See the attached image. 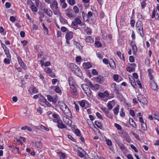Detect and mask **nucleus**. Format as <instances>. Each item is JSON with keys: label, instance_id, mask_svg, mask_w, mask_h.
<instances>
[{"label": "nucleus", "instance_id": "1", "mask_svg": "<svg viewBox=\"0 0 159 159\" xmlns=\"http://www.w3.org/2000/svg\"><path fill=\"white\" fill-rule=\"evenodd\" d=\"M81 87L85 93L88 96H90L91 93V91L89 87L86 84H82Z\"/></svg>", "mask_w": 159, "mask_h": 159}, {"label": "nucleus", "instance_id": "2", "mask_svg": "<svg viewBox=\"0 0 159 159\" xmlns=\"http://www.w3.org/2000/svg\"><path fill=\"white\" fill-rule=\"evenodd\" d=\"M138 101L143 104V105H146L147 103L146 99L142 95L139 94L138 95Z\"/></svg>", "mask_w": 159, "mask_h": 159}, {"label": "nucleus", "instance_id": "3", "mask_svg": "<svg viewBox=\"0 0 159 159\" xmlns=\"http://www.w3.org/2000/svg\"><path fill=\"white\" fill-rule=\"evenodd\" d=\"M72 25L74 26H76L77 25H80L81 26H84L85 27V24L84 23H82L81 21L79 18H75L74 20L72 22Z\"/></svg>", "mask_w": 159, "mask_h": 159}, {"label": "nucleus", "instance_id": "4", "mask_svg": "<svg viewBox=\"0 0 159 159\" xmlns=\"http://www.w3.org/2000/svg\"><path fill=\"white\" fill-rule=\"evenodd\" d=\"M48 100L50 102H53V103H55L57 101L58 98L56 96L52 97L50 95H47Z\"/></svg>", "mask_w": 159, "mask_h": 159}, {"label": "nucleus", "instance_id": "5", "mask_svg": "<svg viewBox=\"0 0 159 159\" xmlns=\"http://www.w3.org/2000/svg\"><path fill=\"white\" fill-rule=\"evenodd\" d=\"M69 67L73 72L77 70L78 71H80V70L78 67L76 65L73 63L70 64Z\"/></svg>", "mask_w": 159, "mask_h": 159}, {"label": "nucleus", "instance_id": "6", "mask_svg": "<svg viewBox=\"0 0 159 159\" xmlns=\"http://www.w3.org/2000/svg\"><path fill=\"white\" fill-rule=\"evenodd\" d=\"M150 82V86L151 89L153 90H157L158 88L156 83L153 80L151 81Z\"/></svg>", "mask_w": 159, "mask_h": 159}, {"label": "nucleus", "instance_id": "7", "mask_svg": "<svg viewBox=\"0 0 159 159\" xmlns=\"http://www.w3.org/2000/svg\"><path fill=\"white\" fill-rule=\"evenodd\" d=\"M71 10V9L70 8H68L65 10L66 15L70 18L74 17V15Z\"/></svg>", "mask_w": 159, "mask_h": 159}, {"label": "nucleus", "instance_id": "8", "mask_svg": "<svg viewBox=\"0 0 159 159\" xmlns=\"http://www.w3.org/2000/svg\"><path fill=\"white\" fill-rule=\"evenodd\" d=\"M58 104L60 107V108L63 111H65L66 108L67 107V105H66L63 102H59Z\"/></svg>", "mask_w": 159, "mask_h": 159}, {"label": "nucleus", "instance_id": "9", "mask_svg": "<svg viewBox=\"0 0 159 159\" xmlns=\"http://www.w3.org/2000/svg\"><path fill=\"white\" fill-rule=\"evenodd\" d=\"M57 123L58 124L57 127L60 129L65 128H66L67 126L63 124L61 120L57 121Z\"/></svg>", "mask_w": 159, "mask_h": 159}, {"label": "nucleus", "instance_id": "10", "mask_svg": "<svg viewBox=\"0 0 159 159\" xmlns=\"http://www.w3.org/2000/svg\"><path fill=\"white\" fill-rule=\"evenodd\" d=\"M65 37L66 40H70L73 37V33L71 31L69 32L66 34Z\"/></svg>", "mask_w": 159, "mask_h": 159}, {"label": "nucleus", "instance_id": "11", "mask_svg": "<svg viewBox=\"0 0 159 159\" xmlns=\"http://www.w3.org/2000/svg\"><path fill=\"white\" fill-rule=\"evenodd\" d=\"M64 122L65 124H67L70 127H71L72 126V121L70 120L69 119L67 118H65L63 119Z\"/></svg>", "mask_w": 159, "mask_h": 159}, {"label": "nucleus", "instance_id": "12", "mask_svg": "<svg viewBox=\"0 0 159 159\" xmlns=\"http://www.w3.org/2000/svg\"><path fill=\"white\" fill-rule=\"evenodd\" d=\"M44 13L50 17L52 16V12L49 8L44 9Z\"/></svg>", "mask_w": 159, "mask_h": 159}, {"label": "nucleus", "instance_id": "13", "mask_svg": "<svg viewBox=\"0 0 159 159\" xmlns=\"http://www.w3.org/2000/svg\"><path fill=\"white\" fill-rule=\"evenodd\" d=\"M50 7L53 10L54 9H57L58 8V4L57 2L54 1L52 2L50 5Z\"/></svg>", "mask_w": 159, "mask_h": 159}, {"label": "nucleus", "instance_id": "14", "mask_svg": "<svg viewBox=\"0 0 159 159\" xmlns=\"http://www.w3.org/2000/svg\"><path fill=\"white\" fill-rule=\"evenodd\" d=\"M69 84L71 86H73L74 85L75 82L74 80L72 77H70L68 79Z\"/></svg>", "mask_w": 159, "mask_h": 159}, {"label": "nucleus", "instance_id": "15", "mask_svg": "<svg viewBox=\"0 0 159 159\" xmlns=\"http://www.w3.org/2000/svg\"><path fill=\"white\" fill-rule=\"evenodd\" d=\"M129 79L130 82L131 83V84L134 88V86L136 85V84L135 80L133 77H129Z\"/></svg>", "mask_w": 159, "mask_h": 159}, {"label": "nucleus", "instance_id": "16", "mask_svg": "<svg viewBox=\"0 0 159 159\" xmlns=\"http://www.w3.org/2000/svg\"><path fill=\"white\" fill-rule=\"evenodd\" d=\"M60 22L62 24H66L68 23L67 21L62 16H60Z\"/></svg>", "mask_w": 159, "mask_h": 159}, {"label": "nucleus", "instance_id": "17", "mask_svg": "<svg viewBox=\"0 0 159 159\" xmlns=\"http://www.w3.org/2000/svg\"><path fill=\"white\" fill-rule=\"evenodd\" d=\"M97 81L99 83H102L103 82V76H99L97 78Z\"/></svg>", "mask_w": 159, "mask_h": 159}, {"label": "nucleus", "instance_id": "18", "mask_svg": "<svg viewBox=\"0 0 159 159\" xmlns=\"http://www.w3.org/2000/svg\"><path fill=\"white\" fill-rule=\"evenodd\" d=\"M129 123L132 125V127L134 128H135L137 127V125L134 122L132 119L130 118L129 120Z\"/></svg>", "mask_w": 159, "mask_h": 159}, {"label": "nucleus", "instance_id": "19", "mask_svg": "<svg viewBox=\"0 0 159 159\" xmlns=\"http://www.w3.org/2000/svg\"><path fill=\"white\" fill-rule=\"evenodd\" d=\"M56 10H53L54 14L55 15H58L61 16V13L60 11V10L58 9H55Z\"/></svg>", "mask_w": 159, "mask_h": 159}, {"label": "nucleus", "instance_id": "20", "mask_svg": "<svg viewBox=\"0 0 159 159\" xmlns=\"http://www.w3.org/2000/svg\"><path fill=\"white\" fill-rule=\"evenodd\" d=\"M119 106L118 105L116 106V107H114V108L113 109V112H114V114L115 115H117L119 110Z\"/></svg>", "mask_w": 159, "mask_h": 159}, {"label": "nucleus", "instance_id": "21", "mask_svg": "<svg viewBox=\"0 0 159 159\" xmlns=\"http://www.w3.org/2000/svg\"><path fill=\"white\" fill-rule=\"evenodd\" d=\"M136 28L140 27L141 29L142 26H143L142 23L140 21H137L136 24Z\"/></svg>", "mask_w": 159, "mask_h": 159}, {"label": "nucleus", "instance_id": "22", "mask_svg": "<svg viewBox=\"0 0 159 159\" xmlns=\"http://www.w3.org/2000/svg\"><path fill=\"white\" fill-rule=\"evenodd\" d=\"M83 66H85V68L86 69H89L90 68L91 66L90 62H88L86 63H84L83 64Z\"/></svg>", "mask_w": 159, "mask_h": 159}, {"label": "nucleus", "instance_id": "23", "mask_svg": "<svg viewBox=\"0 0 159 159\" xmlns=\"http://www.w3.org/2000/svg\"><path fill=\"white\" fill-rule=\"evenodd\" d=\"M94 124L99 128L101 129L102 128V126L101 122L95 121L94 122Z\"/></svg>", "mask_w": 159, "mask_h": 159}, {"label": "nucleus", "instance_id": "24", "mask_svg": "<svg viewBox=\"0 0 159 159\" xmlns=\"http://www.w3.org/2000/svg\"><path fill=\"white\" fill-rule=\"evenodd\" d=\"M65 115H70L71 114V112L69 109V108L67 107L65 110V111H63Z\"/></svg>", "mask_w": 159, "mask_h": 159}, {"label": "nucleus", "instance_id": "25", "mask_svg": "<svg viewBox=\"0 0 159 159\" xmlns=\"http://www.w3.org/2000/svg\"><path fill=\"white\" fill-rule=\"evenodd\" d=\"M85 32L87 33L88 35H90L92 33L91 29L88 27H87L85 30Z\"/></svg>", "mask_w": 159, "mask_h": 159}, {"label": "nucleus", "instance_id": "26", "mask_svg": "<svg viewBox=\"0 0 159 159\" xmlns=\"http://www.w3.org/2000/svg\"><path fill=\"white\" fill-rule=\"evenodd\" d=\"M73 10L75 14L78 13L79 12V9L76 6H75L73 7Z\"/></svg>", "mask_w": 159, "mask_h": 159}, {"label": "nucleus", "instance_id": "27", "mask_svg": "<svg viewBox=\"0 0 159 159\" xmlns=\"http://www.w3.org/2000/svg\"><path fill=\"white\" fill-rule=\"evenodd\" d=\"M44 70L45 72L48 74H50L52 72V71L51 69L49 68L46 67L44 69Z\"/></svg>", "mask_w": 159, "mask_h": 159}, {"label": "nucleus", "instance_id": "28", "mask_svg": "<svg viewBox=\"0 0 159 159\" xmlns=\"http://www.w3.org/2000/svg\"><path fill=\"white\" fill-rule=\"evenodd\" d=\"M69 4L71 6H73L75 3V0H67Z\"/></svg>", "mask_w": 159, "mask_h": 159}, {"label": "nucleus", "instance_id": "29", "mask_svg": "<svg viewBox=\"0 0 159 159\" xmlns=\"http://www.w3.org/2000/svg\"><path fill=\"white\" fill-rule=\"evenodd\" d=\"M137 30H138V33H139L140 35L142 36V35L143 34V26H142V28L141 29V28H136Z\"/></svg>", "mask_w": 159, "mask_h": 159}, {"label": "nucleus", "instance_id": "30", "mask_svg": "<svg viewBox=\"0 0 159 159\" xmlns=\"http://www.w3.org/2000/svg\"><path fill=\"white\" fill-rule=\"evenodd\" d=\"M117 144L122 150H125V147L123 144L121 143L120 142H119V143H117Z\"/></svg>", "mask_w": 159, "mask_h": 159}, {"label": "nucleus", "instance_id": "31", "mask_svg": "<svg viewBox=\"0 0 159 159\" xmlns=\"http://www.w3.org/2000/svg\"><path fill=\"white\" fill-rule=\"evenodd\" d=\"M30 8L33 11L37 12V8L34 5H31Z\"/></svg>", "mask_w": 159, "mask_h": 159}, {"label": "nucleus", "instance_id": "32", "mask_svg": "<svg viewBox=\"0 0 159 159\" xmlns=\"http://www.w3.org/2000/svg\"><path fill=\"white\" fill-rule=\"evenodd\" d=\"M146 0H144L141 3V6L142 7V8L143 9L146 6Z\"/></svg>", "mask_w": 159, "mask_h": 159}, {"label": "nucleus", "instance_id": "33", "mask_svg": "<svg viewBox=\"0 0 159 159\" xmlns=\"http://www.w3.org/2000/svg\"><path fill=\"white\" fill-rule=\"evenodd\" d=\"M87 15V20H88L89 19V18L91 17L93 15V13L91 11H89Z\"/></svg>", "mask_w": 159, "mask_h": 159}, {"label": "nucleus", "instance_id": "34", "mask_svg": "<svg viewBox=\"0 0 159 159\" xmlns=\"http://www.w3.org/2000/svg\"><path fill=\"white\" fill-rule=\"evenodd\" d=\"M95 46L98 47H101L102 46L101 43L98 41H95Z\"/></svg>", "mask_w": 159, "mask_h": 159}, {"label": "nucleus", "instance_id": "35", "mask_svg": "<svg viewBox=\"0 0 159 159\" xmlns=\"http://www.w3.org/2000/svg\"><path fill=\"white\" fill-rule=\"evenodd\" d=\"M141 128L143 130H146L147 128L146 123H144L143 124H141Z\"/></svg>", "mask_w": 159, "mask_h": 159}, {"label": "nucleus", "instance_id": "36", "mask_svg": "<svg viewBox=\"0 0 159 159\" xmlns=\"http://www.w3.org/2000/svg\"><path fill=\"white\" fill-rule=\"evenodd\" d=\"M70 88L72 89L73 92L75 94V95H76L77 91L76 88L75 87V85L71 86Z\"/></svg>", "mask_w": 159, "mask_h": 159}, {"label": "nucleus", "instance_id": "37", "mask_svg": "<svg viewBox=\"0 0 159 159\" xmlns=\"http://www.w3.org/2000/svg\"><path fill=\"white\" fill-rule=\"evenodd\" d=\"M5 54L6 55H7V57L8 58H9L10 59L11 58V55L10 54V53L9 52V50H5Z\"/></svg>", "mask_w": 159, "mask_h": 159}, {"label": "nucleus", "instance_id": "38", "mask_svg": "<svg viewBox=\"0 0 159 159\" xmlns=\"http://www.w3.org/2000/svg\"><path fill=\"white\" fill-rule=\"evenodd\" d=\"M111 102H109L107 103V107H108V109L109 110H111L113 108V107L111 103Z\"/></svg>", "mask_w": 159, "mask_h": 159}, {"label": "nucleus", "instance_id": "39", "mask_svg": "<svg viewBox=\"0 0 159 159\" xmlns=\"http://www.w3.org/2000/svg\"><path fill=\"white\" fill-rule=\"evenodd\" d=\"M43 102L46 104L48 107H50L51 106L50 103L48 102L46 99H43Z\"/></svg>", "mask_w": 159, "mask_h": 159}, {"label": "nucleus", "instance_id": "40", "mask_svg": "<svg viewBox=\"0 0 159 159\" xmlns=\"http://www.w3.org/2000/svg\"><path fill=\"white\" fill-rule=\"evenodd\" d=\"M123 110H124V109L123 108H122L121 109V111H120V116H121L122 117H123L125 116V113L123 112Z\"/></svg>", "mask_w": 159, "mask_h": 159}, {"label": "nucleus", "instance_id": "41", "mask_svg": "<svg viewBox=\"0 0 159 159\" xmlns=\"http://www.w3.org/2000/svg\"><path fill=\"white\" fill-rule=\"evenodd\" d=\"M114 139L115 140L116 143L117 144L120 142V140L117 136H115L114 137Z\"/></svg>", "mask_w": 159, "mask_h": 159}, {"label": "nucleus", "instance_id": "42", "mask_svg": "<svg viewBox=\"0 0 159 159\" xmlns=\"http://www.w3.org/2000/svg\"><path fill=\"white\" fill-rule=\"evenodd\" d=\"M132 50L133 51V53L135 54V52L137 51V49L136 46V45H135V46L132 47Z\"/></svg>", "mask_w": 159, "mask_h": 159}, {"label": "nucleus", "instance_id": "43", "mask_svg": "<svg viewBox=\"0 0 159 159\" xmlns=\"http://www.w3.org/2000/svg\"><path fill=\"white\" fill-rule=\"evenodd\" d=\"M110 66L113 69H114L116 68V65L114 61H113L112 63L111 64L109 63Z\"/></svg>", "mask_w": 159, "mask_h": 159}, {"label": "nucleus", "instance_id": "44", "mask_svg": "<svg viewBox=\"0 0 159 159\" xmlns=\"http://www.w3.org/2000/svg\"><path fill=\"white\" fill-rule=\"evenodd\" d=\"M107 144L108 146L112 145V143L111 141L109 139H107L106 140Z\"/></svg>", "mask_w": 159, "mask_h": 159}, {"label": "nucleus", "instance_id": "45", "mask_svg": "<svg viewBox=\"0 0 159 159\" xmlns=\"http://www.w3.org/2000/svg\"><path fill=\"white\" fill-rule=\"evenodd\" d=\"M42 27L43 28L44 30L47 33H48V29L45 26L44 24L43 23H42Z\"/></svg>", "mask_w": 159, "mask_h": 159}, {"label": "nucleus", "instance_id": "46", "mask_svg": "<svg viewBox=\"0 0 159 159\" xmlns=\"http://www.w3.org/2000/svg\"><path fill=\"white\" fill-rule=\"evenodd\" d=\"M105 114L106 116L108 117L111 119H112V116L110 114H109V112L108 111L106 112V113H105Z\"/></svg>", "mask_w": 159, "mask_h": 159}, {"label": "nucleus", "instance_id": "47", "mask_svg": "<svg viewBox=\"0 0 159 159\" xmlns=\"http://www.w3.org/2000/svg\"><path fill=\"white\" fill-rule=\"evenodd\" d=\"M75 133L76 135L78 136L80 135V131L78 129H76L75 130Z\"/></svg>", "mask_w": 159, "mask_h": 159}, {"label": "nucleus", "instance_id": "48", "mask_svg": "<svg viewBox=\"0 0 159 159\" xmlns=\"http://www.w3.org/2000/svg\"><path fill=\"white\" fill-rule=\"evenodd\" d=\"M84 101V100H82L80 102V105L82 107H84L85 105V103Z\"/></svg>", "mask_w": 159, "mask_h": 159}, {"label": "nucleus", "instance_id": "49", "mask_svg": "<svg viewBox=\"0 0 159 159\" xmlns=\"http://www.w3.org/2000/svg\"><path fill=\"white\" fill-rule=\"evenodd\" d=\"M130 147L132 148L134 150V151L136 152H138V151L137 150V149H136V147L133 144H131L130 145Z\"/></svg>", "mask_w": 159, "mask_h": 159}, {"label": "nucleus", "instance_id": "50", "mask_svg": "<svg viewBox=\"0 0 159 159\" xmlns=\"http://www.w3.org/2000/svg\"><path fill=\"white\" fill-rule=\"evenodd\" d=\"M99 87V85L97 84H96L94 85L93 88H94V90H95V91H96L98 90Z\"/></svg>", "mask_w": 159, "mask_h": 159}, {"label": "nucleus", "instance_id": "51", "mask_svg": "<svg viewBox=\"0 0 159 159\" xmlns=\"http://www.w3.org/2000/svg\"><path fill=\"white\" fill-rule=\"evenodd\" d=\"M115 126L118 130H120L122 128L121 127L120 125L116 123L115 124Z\"/></svg>", "mask_w": 159, "mask_h": 159}, {"label": "nucleus", "instance_id": "52", "mask_svg": "<svg viewBox=\"0 0 159 159\" xmlns=\"http://www.w3.org/2000/svg\"><path fill=\"white\" fill-rule=\"evenodd\" d=\"M145 63L148 66H149L150 63V60L149 59H146L145 60Z\"/></svg>", "mask_w": 159, "mask_h": 159}, {"label": "nucleus", "instance_id": "53", "mask_svg": "<svg viewBox=\"0 0 159 159\" xmlns=\"http://www.w3.org/2000/svg\"><path fill=\"white\" fill-rule=\"evenodd\" d=\"M129 60L130 62H132L134 61V59L133 56H130L129 57Z\"/></svg>", "mask_w": 159, "mask_h": 159}, {"label": "nucleus", "instance_id": "54", "mask_svg": "<svg viewBox=\"0 0 159 159\" xmlns=\"http://www.w3.org/2000/svg\"><path fill=\"white\" fill-rule=\"evenodd\" d=\"M9 58H8V59L7 58H5L4 60V62L6 63V64H9L10 63V61L9 60Z\"/></svg>", "mask_w": 159, "mask_h": 159}, {"label": "nucleus", "instance_id": "55", "mask_svg": "<svg viewBox=\"0 0 159 159\" xmlns=\"http://www.w3.org/2000/svg\"><path fill=\"white\" fill-rule=\"evenodd\" d=\"M96 115L98 118L103 120L101 115L99 113L97 112L96 113Z\"/></svg>", "mask_w": 159, "mask_h": 159}, {"label": "nucleus", "instance_id": "56", "mask_svg": "<svg viewBox=\"0 0 159 159\" xmlns=\"http://www.w3.org/2000/svg\"><path fill=\"white\" fill-rule=\"evenodd\" d=\"M32 92L34 93H36L38 92V90L36 88L34 87L32 89Z\"/></svg>", "mask_w": 159, "mask_h": 159}, {"label": "nucleus", "instance_id": "57", "mask_svg": "<svg viewBox=\"0 0 159 159\" xmlns=\"http://www.w3.org/2000/svg\"><path fill=\"white\" fill-rule=\"evenodd\" d=\"M10 20L11 22H14L15 21L16 19L14 16H12L10 17Z\"/></svg>", "mask_w": 159, "mask_h": 159}, {"label": "nucleus", "instance_id": "58", "mask_svg": "<svg viewBox=\"0 0 159 159\" xmlns=\"http://www.w3.org/2000/svg\"><path fill=\"white\" fill-rule=\"evenodd\" d=\"M37 111L38 113H39L40 114H41L43 112V111L41 108L40 107H39L37 109Z\"/></svg>", "mask_w": 159, "mask_h": 159}, {"label": "nucleus", "instance_id": "59", "mask_svg": "<svg viewBox=\"0 0 159 159\" xmlns=\"http://www.w3.org/2000/svg\"><path fill=\"white\" fill-rule=\"evenodd\" d=\"M66 156L64 153H62L60 156V158L64 159L65 158Z\"/></svg>", "mask_w": 159, "mask_h": 159}, {"label": "nucleus", "instance_id": "60", "mask_svg": "<svg viewBox=\"0 0 159 159\" xmlns=\"http://www.w3.org/2000/svg\"><path fill=\"white\" fill-rule=\"evenodd\" d=\"M55 91L56 93H59L61 92V90L60 89V88L58 87H57L55 89Z\"/></svg>", "mask_w": 159, "mask_h": 159}, {"label": "nucleus", "instance_id": "61", "mask_svg": "<svg viewBox=\"0 0 159 159\" xmlns=\"http://www.w3.org/2000/svg\"><path fill=\"white\" fill-rule=\"evenodd\" d=\"M17 59H18V62L19 64H22V62H23L22 61L20 57H17Z\"/></svg>", "mask_w": 159, "mask_h": 159}, {"label": "nucleus", "instance_id": "62", "mask_svg": "<svg viewBox=\"0 0 159 159\" xmlns=\"http://www.w3.org/2000/svg\"><path fill=\"white\" fill-rule=\"evenodd\" d=\"M68 137L69 139H70L71 140H72L73 141H75V139H74L72 137V136L70 135H68Z\"/></svg>", "mask_w": 159, "mask_h": 159}, {"label": "nucleus", "instance_id": "63", "mask_svg": "<svg viewBox=\"0 0 159 159\" xmlns=\"http://www.w3.org/2000/svg\"><path fill=\"white\" fill-rule=\"evenodd\" d=\"M102 61L103 62L106 64H107L108 63V61L106 58L103 59L102 60Z\"/></svg>", "mask_w": 159, "mask_h": 159}, {"label": "nucleus", "instance_id": "64", "mask_svg": "<svg viewBox=\"0 0 159 159\" xmlns=\"http://www.w3.org/2000/svg\"><path fill=\"white\" fill-rule=\"evenodd\" d=\"M153 116H154V117H153L154 118L157 120L158 121L159 120V116H157L155 113L154 114Z\"/></svg>", "mask_w": 159, "mask_h": 159}]
</instances>
